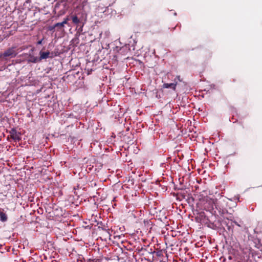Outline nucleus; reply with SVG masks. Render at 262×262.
Segmentation results:
<instances>
[{
	"label": "nucleus",
	"instance_id": "obj_3",
	"mask_svg": "<svg viewBox=\"0 0 262 262\" xmlns=\"http://www.w3.org/2000/svg\"><path fill=\"white\" fill-rule=\"evenodd\" d=\"M20 135V133L14 128H12L10 131L11 138L15 141H19L21 140Z\"/></svg>",
	"mask_w": 262,
	"mask_h": 262
},
{
	"label": "nucleus",
	"instance_id": "obj_17",
	"mask_svg": "<svg viewBox=\"0 0 262 262\" xmlns=\"http://www.w3.org/2000/svg\"><path fill=\"white\" fill-rule=\"evenodd\" d=\"M65 6H66V4H62V6H63V7H65Z\"/></svg>",
	"mask_w": 262,
	"mask_h": 262
},
{
	"label": "nucleus",
	"instance_id": "obj_5",
	"mask_svg": "<svg viewBox=\"0 0 262 262\" xmlns=\"http://www.w3.org/2000/svg\"><path fill=\"white\" fill-rule=\"evenodd\" d=\"M69 20L68 18H66L61 23H57L54 25V27L57 28V31H61L63 29L64 25L67 24L68 21Z\"/></svg>",
	"mask_w": 262,
	"mask_h": 262
},
{
	"label": "nucleus",
	"instance_id": "obj_12",
	"mask_svg": "<svg viewBox=\"0 0 262 262\" xmlns=\"http://www.w3.org/2000/svg\"><path fill=\"white\" fill-rule=\"evenodd\" d=\"M56 28L55 27H54V25L53 26H50L49 27V30L50 31H52L54 29H55Z\"/></svg>",
	"mask_w": 262,
	"mask_h": 262
},
{
	"label": "nucleus",
	"instance_id": "obj_16",
	"mask_svg": "<svg viewBox=\"0 0 262 262\" xmlns=\"http://www.w3.org/2000/svg\"><path fill=\"white\" fill-rule=\"evenodd\" d=\"M235 224H236V225H237V226H239V225L238 224H237V223L235 222Z\"/></svg>",
	"mask_w": 262,
	"mask_h": 262
},
{
	"label": "nucleus",
	"instance_id": "obj_13",
	"mask_svg": "<svg viewBox=\"0 0 262 262\" xmlns=\"http://www.w3.org/2000/svg\"><path fill=\"white\" fill-rule=\"evenodd\" d=\"M43 39V38H42V39L38 41L37 42V45H41V44H42V42Z\"/></svg>",
	"mask_w": 262,
	"mask_h": 262
},
{
	"label": "nucleus",
	"instance_id": "obj_6",
	"mask_svg": "<svg viewBox=\"0 0 262 262\" xmlns=\"http://www.w3.org/2000/svg\"><path fill=\"white\" fill-rule=\"evenodd\" d=\"M39 55H40V57H39V59H38V60L39 61H40L42 59H47V58H48L49 57L52 58L53 57L52 55V56H50V53L49 51L46 52H43L40 51L39 52Z\"/></svg>",
	"mask_w": 262,
	"mask_h": 262
},
{
	"label": "nucleus",
	"instance_id": "obj_15",
	"mask_svg": "<svg viewBox=\"0 0 262 262\" xmlns=\"http://www.w3.org/2000/svg\"><path fill=\"white\" fill-rule=\"evenodd\" d=\"M177 78H178V79L180 81H181L182 80L180 79V76H177Z\"/></svg>",
	"mask_w": 262,
	"mask_h": 262
},
{
	"label": "nucleus",
	"instance_id": "obj_1",
	"mask_svg": "<svg viewBox=\"0 0 262 262\" xmlns=\"http://www.w3.org/2000/svg\"><path fill=\"white\" fill-rule=\"evenodd\" d=\"M88 0H59V3H57L56 4L54 8V11L55 13L58 12V15H61L64 13H65V10H61L58 11V10L61 5V3H72L73 5L75 4L76 3L79 2L81 3L82 6H83L84 5V3H86L87 2Z\"/></svg>",
	"mask_w": 262,
	"mask_h": 262
},
{
	"label": "nucleus",
	"instance_id": "obj_4",
	"mask_svg": "<svg viewBox=\"0 0 262 262\" xmlns=\"http://www.w3.org/2000/svg\"><path fill=\"white\" fill-rule=\"evenodd\" d=\"M166 254V251L164 250H157V251H155V254L156 257H157L159 259V260L160 261H162L164 260V254Z\"/></svg>",
	"mask_w": 262,
	"mask_h": 262
},
{
	"label": "nucleus",
	"instance_id": "obj_8",
	"mask_svg": "<svg viewBox=\"0 0 262 262\" xmlns=\"http://www.w3.org/2000/svg\"><path fill=\"white\" fill-rule=\"evenodd\" d=\"M177 85V82L176 83H164L163 87L164 88L168 89L171 88L173 90H176Z\"/></svg>",
	"mask_w": 262,
	"mask_h": 262
},
{
	"label": "nucleus",
	"instance_id": "obj_2",
	"mask_svg": "<svg viewBox=\"0 0 262 262\" xmlns=\"http://www.w3.org/2000/svg\"><path fill=\"white\" fill-rule=\"evenodd\" d=\"M16 47H12L7 49L3 53L0 54V58L7 59V57L14 58L17 54V52L16 51Z\"/></svg>",
	"mask_w": 262,
	"mask_h": 262
},
{
	"label": "nucleus",
	"instance_id": "obj_11",
	"mask_svg": "<svg viewBox=\"0 0 262 262\" xmlns=\"http://www.w3.org/2000/svg\"><path fill=\"white\" fill-rule=\"evenodd\" d=\"M72 18V22L75 24V25H78L79 23H80V20L78 18V17L76 15H74V16H72L71 17Z\"/></svg>",
	"mask_w": 262,
	"mask_h": 262
},
{
	"label": "nucleus",
	"instance_id": "obj_7",
	"mask_svg": "<svg viewBox=\"0 0 262 262\" xmlns=\"http://www.w3.org/2000/svg\"><path fill=\"white\" fill-rule=\"evenodd\" d=\"M141 251H144L147 253H148L149 254L151 255V256H152V258H154L155 257V250H152V249L151 248H142L141 250Z\"/></svg>",
	"mask_w": 262,
	"mask_h": 262
},
{
	"label": "nucleus",
	"instance_id": "obj_10",
	"mask_svg": "<svg viewBox=\"0 0 262 262\" xmlns=\"http://www.w3.org/2000/svg\"><path fill=\"white\" fill-rule=\"evenodd\" d=\"M8 220V216L7 215L1 211L0 213V221L2 222H5Z\"/></svg>",
	"mask_w": 262,
	"mask_h": 262
},
{
	"label": "nucleus",
	"instance_id": "obj_9",
	"mask_svg": "<svg viewBox=\"0 0 262 262\" xmlns=\"http://www.w3.org/2000/svg\"><path fill=\"white\" fill-rule=\"evenodd\" d=\"M29 58L28 60V62L36 63L38 61H39L38 60L39 58H38L37 57L34 56L31 54H29Z\"/></svg>",
	"mask_w": 262,
	"mask_h": 262
},
{
	"label": "nucleus",
	"instance_id": "obj_14",
	"mask_svg": "<svg viewBox=\"0 0 262 262\" xmlns=\"http://www.w3.org/2000/svg\"><path fill=\"white\" fill-rule=\"evenodd\" d=\"M90 262H99V259H93Z\"/></svg>",
	"mask_w": 262,
	"mask_h": 262
}]
</instances>
